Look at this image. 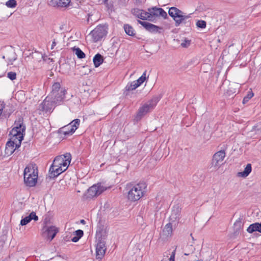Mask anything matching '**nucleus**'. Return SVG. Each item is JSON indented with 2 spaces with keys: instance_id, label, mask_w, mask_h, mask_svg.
I'll return each mask as SVG.
<instances>
[{
  "instance_id": "c9c22d12",
  "label": "nucleus",
  "mask_w": 261,
  "mask_h": 261,
  "mask_svg": "<svg viewBox=\"0 0 261 261\" xmlns=\"http://www.w3.org/2000/svg\"><path fill=\"white\" fill-rule=\"evenodd\" d=\"M73 49L78 58L83 59L85 57V54L80 48L74 47Z\"/></svg>"
},
{
  "instance_id": "20e7f679",
  "label": "nucleus",
  "mask_w": 261,
  "mask_h": 261,
  "mask_svg": "<svg viewBox=\"0 0 261 261\" xmlns=\"http://www.w3.org/2000/svg\"><path fill=\"white\" fill-rule=\"evenodd\" d=\"M62 101L60 99H54L47 96L39 106V110L43 112H50L57 105H61Z\"/></svg>"
},
{
  "instance_id": "dca6fc26",
  "label": "nucleus",
  "mask_w": 261,
  "mask_h": 261,
  "mask_svg": "<svg viewBox=\"0 0 261 261\" xmlns=\"http://www.w3.org/2000/svg\"><path fill=\"white\" fill-rule=\"evenodd\" d=\"M66 171V168L62 169L61 166H51L49 168V175L47 178L50 179H54L57 177L58 175L61 174L62 172Z\"/></svg>"
},
{
  "instance_id": "58836bf2",
  "label": "nucleus",
  "mask_w": 261,
  "mask_h": 261,
  "mask_svg": "<svg viewBox=\"0 0 261 261\" xmlns=\"http://www.w3.org/2000/svg\"><path fill=\"white\" fill-rule=\"evenodd\" d=\"M196 25L198 28L204 29L206 27V23L204 20H200L197 21Z\"/></svg>"
},
{
  "instance_id": "09e8293b",
  "label": "nucleus",
  "mask_w": 261,
  "mask_h": 261,
  "mask_svg": "<svg viewBox=\"0 0 261 261\" xmlns=\"http://www.w3.org/2000/svg\"><path fill=\"white\" fill-rule=\"evenodd\" d=\"M80 223L83 224H86V221L84 219H82V220H80Z\"/></svg>"
},
{
  "instance_id": "4be33fe9",
  "label": "nucleus",
  "mask_w": 261,
  "mask_h": 261,
  "mask_svg": "<svg viewBox=\"0 0 261 261\" xmlns=\"http://www.w3.org/2000/svg\"><path fill=\"white\" fill-rule=\"evenodd\" d=\"M58 232V229L55 226H51L47 229L44 234H46L47 238L50 241L55 237Z\"/></svg>"
},
{
  "instance_id": "2eb2a0df",
  "label": "nucleus",
  "mask_w": 261,
  "mask_h": 261,
  "mask_svg": "<svg viewBox=\"0 0 261 261\" xmlns=\"http://www.w3.org/2000/svg\"><path fill=\"white\" fill-rule=\"evenodd\" d=\"M0 108L3 113V116L5 118H9L14 111V108L12 105H6L4 101H0Z\"/></svg>"
},
{
  "instance_id": "49530a36",
  "label": "nucleus",
  "mask_w": 261,
  "mask_h": 261,
  "mask_svg": "<svg viewBox=\"0 0 261 261\" xmlns=\"http://www.w3.org/2000/svg\"><path fill=\"white\" fill-rule=\"evenodd\" d=\"M56 44H57V43L56 42V40H55V39H54L52 44H51V49H53L54 47L56 45Z\"/></svg>"
},
{
  "instance_id": "c03bdc74",
  "label": "nucleus",
  "mask_w": 261,
  "mask_h": 261,
  "mask_svg": "<svg viewBox=\"0 0 261 261\" xmlns=\"http://www.w3.org/2000/svg\"><path fill=\"white\" fill-rule=\"evenodd\" d=\"M80 239V238H79L77 236H74L71 239V241L73 242H77Z\"/></svg>"
},
{
  "instance_id": "f3484780",
  "label": "nucleus",
  "mask_w": 261,
  "mask_h": 261,
  "mask_svg": "<svg viewBox=\"0 0 261 261\" xmlns=\"http://www.w3.org/2000/svg\"><path fill=\"white\" fill-rule=\"evenodd\" d=\"M70 0H51L49 5L58 8H67L69 6Z\"/></svg>"
},
{
  "instance_id": "cd10ccee",
  "label": "nucleus",
  "mask_w": 261,
  "mask_h": 261,
  "mask_svg": "<svg viewBox=\"0 0 261 261\" xmlns=\"http://www.w3.org/2000/svg\"><path fill=\"white\" fill-rule=\"evenodd\" d=\"M93 62L94 66L98 67L103 63V57L101 54L97 53L93 57Z\"/></svg>"
},
{
  "instance_id": "393cba45",
  "label": "nucleus",
  "mask_w": 261,
  "mask_h": 261,
  "mask_svg": "<svg viewBox=\"0 0 261 261\" xmlns=\"http://www.w3.org/2000/svg\"><path fill=\"white\" fill-rule=\"evenodd\" d=\"M63 156V161L62 162L61 166L62 168L63 167H65L66 170L68 168L69 165L70 163L71 160V155L70 153H66L65 154H64Z\"/></svg>"
},
{
  "instance_id": "f704fd0d",
  "label": "nucleus",
  "mask_w": 261,
  "mask_h": 261,
  "mask_svg": "<svg viewBox=\"0 0 261 261\" xmlns=\"http://www.w3.org/2000/svg\"><path fill=\"white\" fill-rule=\"evenodd\" d=\"M146 70L144 72L143 74L137 81H134L137 86L139 87L146 80Z\"/></svg>"
},
{
  "instance_id": "4468645a",
  "label": "nucleus",
  "mask_w": 261,
  "mask_h": 261,
  "mask_svg": "<svg viewBox=\"0 0 261 261\" xmlns=\"http://www.w3.org/2000/svg\"><path fill=\"white\" fill-rule=\"evenodd\" d=\"M138 23L142 25L147 31L152 33H161L163 30V28L157 26L153 24L150 23L146 21H143L140 20H138Z\"/></svg>"
},
{
  "instance_id": "b1692460",
  "label": "nucleus",
  "mask_w": 261,
  "mask_h": 261,
  "mask_svg": "<svg viewBox=\"0 0 261 261\" xmlns=\"http://www.w3.org/2000/svg\"><path fill=\"white\" fill-rule=\"evenodd\" d=\"M247 231L249 233H252L254 231H258L261 233V222H256L250 225L247 228Z\"/></svg>"
},
{
  "instance_id": "a211bd4d",
  "label": "nucleus",
  "mask_w": 261,
  "mask_h": 261,
  "mask_svg": "<svg viewBox=\"0 0 261 261\" xmlns=\"http://www.w3.org/2000/svg\"><path fill=\"white\" fill-rule=\"evenodd\" d=\"M172 225L171 223L167 224L164 228L162 232L160 233L161 238L163 240H166L169 237H171L172 234Z\"/></svg>"
},
{
  "instance_id": "864d4df0",
  "label": "nucleus",
  "mask_w": 261,
  "mask_h": 261,
  "mask_svg": "<svg viewBox=\"0 0 261 261\" xmlns=\"http://www.w3.org/2000/svg\"><path fill=\"white\" fill-rule=\"evenodd\" d=\"M169 261H175V260H170V259H169Z\"/></svg>"
},
{
  "instance_id": "0eeeda50",
  "label": "nucleus",
  "mask_w": 261,
  "mask_h": 261,
  "mask_svg": "<svg viewBox=\"0 0 261 261\" xmlns=\"http://www.w3.org/2000/svg\"><path fill=\"white\" fill-rule=\"evenodd\" d=\"M66 90L61 89V85L59 82L55 83L52 86V90L48 96L54 99H60L63 101L64 98Z\"/></svg>"
},
{
  "instance_id": "f03ea898",
  "label": "nucleus",
  "mask_w": 261,
  "mask_h": 261,
  "mask_svg": "<svg viewBox=\"0 0 261 261\" xmlns=\"http://www.w3.org/2000/svg\"><path fill=\"white\" fill-rule=\"evenodd\" d=\"M96 238L97 242L96 247V259H101L106 253V236L102 230H99L97 231Z\"/></svg>"
},
{
  "instance_id": "c756f323",
  "label": "nucleus",
  "mask_w": 261,
  "mask_h": 261,
  "mask_svg": "<svg viewBox=\"0 0 261 261\" xmlns=\"http://www.w3.org/2000/svg\"><path fill=\"white\" fill-rule=\"evenodd\" d=\"M123 28L127 35L133 37L135 36V30L130 25L128 24H124Z\"/></svg>"
},
{
  "instance_id": "37998d69",
  "label": "nucleus",
  "mask_w": 261,
  "mask_h": 261,
  "mask_svg": "<svg viewBox=\"0 0 261 261\" xmlns=\"http://www.w3.org/2000/svg\"><path fill=\"white\" fill-rule=\"evenodd\" d=\"M190 247H191L190 251H189V252H185L184 253L185 255L188 256V255H191L193 253V250H194V248H193L192 245H191Z\"/></svg>"
},
{
  "instance_id": "2f4dec72",
  "label": "nucleus",
  "mask_w": 261,
  "mask_h": 261,
  "mask_svg": "<svg viewBox=\"0 0 261 261\" xmlns=\"http://www.w3.org/2000/svg\"><path fill=\"white\" fill-rule=\"evenodd\" d=\"M243 217H240L234 223L235 232H239L243 226Z\"/></svg>"
},
{
  "instance_id": "3c124183",
  "label": "nucleus",
  "mask_w": 261,
  "mask_h": 261,
  "mask_svg": "<svg viewBox=\"0 0 261 261\" xmlns=\"http://www.w3.org/2000/svg\"><path fill=\"white\" fill-rule=\"evenodd\" d=\"M108 0H102L103 2L105 3V4H107V2H108Z\"/></svg>"
},
{
  "instance_id": "72a5a7b5",
  "label": "nucleus",
  "mask_w": 261,
  "mask_h": 261,
  "mask_svg": "<svg viewBox=\"0 0 261 261\" xmlns=\"http://www.w3.org/2000/svg\"><path fill=\"white\" fill-rule=\"evenodd\" d=\"M63 159H64L63 155L57 156L55 158L51 166H54L55 167L61 166L62 162L63 161Z\"/></svg>"
},
{
  "instance_id": "bb28decb",
  "label": "nucleus",
  "mask_w": 261,
  "mask_h": 261,
  "mask_svg": "<svg viewBox=\"0 0 261 261\" xmlns=\"http://www.w3.org/2000/svg\"><path fill=\"white\" fill-rule=\"evenodd\" d=\"M180 214V208L178 205L173 206L171 216L170 217L171 220H175L178 218Z\"/></svg>"
},
{
  "instance_id": "6ab92c4d",
  "label": "nucleus",
  "mask_w": 261,
  "mask_h": 261,
  "mask_svg": "<svg viewBox=\"0 0 261 261\" xmlns=\"http://www.w3.org/2000/svg\"><path fill=\"white\" fill-rule=\"evenodd\" d=\"M3 59L8 61V64H12L13 62L17 59V55L14 50L11 49L8 50L5 55L3 56Z\"/></svg>"
},
{
  "instance_id": "423d86ee",
  "label": "nucleus",
  "mask_w": 261,
  "mask_h": 261,
  "mask_svg": "<svg viewBox=\"0 0 261 261\" xmlns=\"http://www.w3.org/2000/svg\"><path fill=\"white\" fill-rule=\"evenodd\" d=\"M108 25L107 24H99L92 30L90 35L92 36L94 42L100 41L103 37L107 36L108 33Z\"/></svg>"
},
{
  "instance_id": "7c9ffc66",
  "label": "nucleus",
  "mask_w": 261,
  "mask_h": 261,
  "mask_svg": "<svg viewBox=\"0 0 261 261\" xmlns=\"http://www.w3.org/2000/svg\"><path fill=\"white\" fill-rule=\"evenodd\" d=\"M251 165L250 164H248L246 167L245 168L244 171L239 172L238 175L246 177L250 174V173L251 172Z\"/></svg>"
},
{
  "instance_id": "ea45409f",
  "label": "nucleus",
  "mask_w": 261,
  "mask_h": 261,
  "mask_svg": "<svg viewBox=\"0 0 261 261\" xmlns=\"http://www.w3.org/2000/svg\"><path fill=\"white\" fill-rule=\"evenodd\" d=\"M8 77L11 80L13 81L16 79V73L14 72H9L7 74Z\"/></svg>"
},
{
  "instance_id": "ddd939ff",
  "label": "nucleus",
  "mask_w": 261,
  "mask_h": 261,
  "mask_svg": "<svg viewBox=\"0 0 261 261\" xmlns=\"http://www.w3.org/2000/svg\"><path fill=\"white\" fill-rule=\"evenodd\" d=\"M18 142L17 138L12 137L6 144L5 153L8 155L12 154L16 149L19 147L17 146Z\"/></svg>"
},
{
  "instance_id": "f257e3e1",
  "label": "nucleus",
  "mask_w": 261,
  "mask_h": 261,
  "mask_svg": "<svg viewBox=\"0 0 261 261\" xmlns=\"http://www.w3.org/2000/svg\"><path fill=\"white\" fill-rule=\"evenodd\" d=\"M14 127L10 132V135L12 137L17 138L18 139V144L17 147H20L21 142L23 140L26 126L23 122V118L22 116H19L15 120L14 123Z\"/></svg>"
},
{
  "instance_id": "9b49d317",
  "label": "nucleus",
  "mask_w": 261,
  "mask_h": 261,
  "mask_svg": "<svg viewBox=\"0 0 261 261\" xmlns=\"http://www.w3.org/2000/svg\"><path fill=\"white\" fill-rule=\"evenodd\" d=\"M131 13L136 17L140 19L153 21V19H150V12H146L144 10L138 8H134L131 10Z\"/></svg>"
},
{
  "instance_id": "7ed1b4c3",
  "label": "nucleus",
  "mask_w": 261,
  "mask_h": 261,
  "mask_svg": "<svg viewBox=\"0 0 261 261\" xmlns=\"http://www.w3.org/2000/svg\"><path fill=\"white\" fill-rule=\"evenodd\" d=\"M146 184L144 182H139L135 185L128 192L127 198L132 201H136L140 199L143 195Z\"/></svg>"
},
{
  "instance_id": "a878e982",
  "label": "nucleus",
  "mask_w": 261,
  "mask_h": 261,
  "mask_svg": "<svg viewBox=\"0 0 261 261\" xmlns=\"http://www.w3.org/2000/svg\"><path fill=\"white\" fill-rule=\"evenodd\" d=\"M138 87L137 86L136 84L134 81L131 83H128L125 87V89L123 92V95L125 96L129 95L130 91L136 89Z\"/></svg>"
},
{
  "instance_id": "a19ab883",
  "label": "nucleus",
  "mask_w": 261,
  "mask_h": 261,
  "mask_svg": "<svg viewBox=\"0 0 261 261\" xmlns=\"http://www.w3.org/2000/svg\"><path fill=\"white\" fill-rule=\"evenodd\" d=\"M191 43V40L185 39L181 43V46L182 47H188L189 46H190Z\"/></svg>"
},
{
  "instance_id": "39448f33",
  "label": "nucleus",
  "mask_w": 261,
  "mask_h": 261,
  "mask_svg": "<svg viewBox=\"0 0 261 261\" xmlns=\"http://www.w3.org/2000/svg\"><path fill=\"white\" fill-rule=\"evenodd\" d=\"M23 175L24 181L27 186L33 187L36 185L38 175L37 172L35 173L33 168L26 167L24 170Z\"/></svg>"
},
{
  "instance_id": "1a4fd4ad",
  "label": "nucleus",
  "mask_w": 261,
  "mask_h": 261,
  "mask_svg": "<svg viewBox=\"0 0 261 261\" xmlns=\"http://www.w3.org/2000/svg\"><path fill=\"white\" fill-rule=\"evenodd\" d=\"M154 106L155 104H153L152 102H150L148 103L144 104L138 110V111L135 117V120L137 121H139L148 112L152 110L154 107Z\"/></svg>"
},
{
  "instance_id": "a18cd8bd",
  "label": "nucleus",
  "mask_w": 261,
  "mask_h": 261,
  "mask_svg": "<svg viewBox=\"0 0 261 261\" xmlns=\"http://www.w3.org/2000/svg\"><path fill=\"white\" fill-rule=\"evenodd\" d=\"M5 236H3L1 238V239H0V245L1 246H3L4 245V244L5 243Z\"/></svg>"
},
{
  "instance_id": "603ef678",
  "label": "nucleus",
  "mask_w": 261,
  "mask_h": 261,
  "mask_svg": "<svg viewBox=\"0 0 261 261\" xmlns=\"http://www.w3.org/2000/svg\"><path fill=\"white\" fill-rule=\"evenodd\" d=\"M190 236H191V237H192V239H193V240H194V238H193V237L192 236V233H191Z\"/></svg>"
},
{
  "instance_id": "412c9836",
  "label": "nucleus",
  "mask_w": 261,
  "mask_h": 261,
  "mask_svg": "<svg viewBox=\"0 0 261 261\" xmlns=\"http://www.w3.org/2000/svg\"><path fill=\"white\" fill-rule=\"evenodd\" d=\"M191 14H189L188 15H186L184 14H180L177 16L176 17V19L174 20L175 22V26H179L181 23H186L187 20L188 18L191 17Z\"/></svg>"
},
{
  "instance_id": "5701e85b",
  "label": "nucleus",
  "mask_w": 261,
  "mask_h": 261,
  "mask_svg": "<svg viewBox=\"0 0 261 261\" xmlns=\"http://www.w3.org/2000/svg\"><path fill=\"white\" fill-rule=\"evenodd\" d=\"M168 14L169 16H171L174 20H175L176 16L180 14H184V13L176 7H172L169 8Z\"/></svg>"
},
{
  "instance_id": "e433bc0d",
  "label": "nucleus",
  "mask_w": 261,
  "mask_h": 261,
  "mask_svg": "<svg viewBox=\"0 0 261 261\" xmlns=\"http://www.w3.org/2000/svg\"><path fill=\"white\" fill-rule=\"evenodd\" d=\"M6 5L8 8H13L16 6L17 3L15 0H9L6 2Z\"/></svg>"
},
{
  "instance_id": "4c0bfd02",
  "label": "nucleus",
  "mask_w": 261,
  "mask_h": 261,
  "mask_svg": "<svg viewBox=\"0 0 261 261\" xmlns=\"http://www.w3.org/2000/svg\"><path fill=\"white\" fill-rule=\"evenodd\" d=\"M254 95L252 91H249L248 92L247 95L244 97L243 100V103H246L248 100L251 99Z\"/></svg>"
},
{
  "instance_id": "f8f14e48",
  "label": "nucleus",
  "mask_w": 261,
  "mask_h": 261,
  "mask_svg": "<svg viewBox=\"0 0 261 261\" xmlns=\"http://www.w3.org/2000/svg\"><path fill=\"white\" fill-rule=\"evenodd\" d=\"M148 11L150 12V19L153 20L154 17H162L164 19H168L167 13L161 8L153 7L148 9Z\"/></svg>"
},
{
  "instance_id": "9d476101",
  "label": "nucleus",
  "mask_w": 261,
  "mask_h": 261,
  "mask_svg": "<svg viewBox=\"0 0 261 261\" xmlns=\"http://www.w3.org/2000/svg\"><path fill=\"white\" fill-rule=\"evenodd\" d=\"M225 156V152L223 150L216 152L213 156L211 163L212 166L215 168H219L222 164Z\"/></svg>"
},
{
  "instance_id": "79ce46f5",
  "label": "nucleus",
  "mask_w": 261,
  "mask_h": 261,
  "mask_svg": "<svg viewBox=\"0 0 261 261\" xmlns=\"http://www.w3.org/2000/svg\"><path fill=\"white\" fill-rule=\"evenodd\" d=\"M75 236H77V237H79V238H81L83 235H84V232L82 230H81V229H78L77 230H76L75 232Z\"/></svg>"
},
{
  "instance_id": "473e14b6",
  "label": "nucleus",
  "mask_w": 261,
  "mask_h": 261,
  "mask_svg": "<svg viewBox=\"0 0 261 261\" xmlns=\"http://www.w3.org/2000/svg\"><path fill=\"white\" fill-rule=\"evenodd\" d=\"M80 123V120L79 119H75L69 124L71 127L70 128V133H74L75 131V130L79 127Z\"/></svg>"
},
{
  "instance_id": "8fccbe9b",
  "label": "nucleus",
  "mask_w": 261,
  "mask_h": 261,
  "mask_svg": "<svg viewBox=\"0 0 261 261\" xmlns=\"http://www.w3.org/2000/svg\"><path fill=\"white\" fill-rule=\"evenodd\" d=\"M169 259L175 260V256L171 255Z\"/></svg>"
},
{
  "instance_id": "c85d7f7f",
  "label": "nucleus",
  "mask_w": 261,
  "mask_h": 261,
  "mask_svg": "<svg viewBox=\"0 0 261 261\" xmlns=\"http://www.w3.org/2000/svg\"><path fill=\"white\" fill-rule=\"evenodd\" d=\"M71 126L68 124L64 127H62L58 130V133L63 134L65 136L72 135L73 133H70Z\"/></svg>"
},
{
  "instance_id": "aec40b11",
  "label": "nucleus",
  "mask_w": 261,
  "mask_h": 261,
  "mask_svg": "<svg viewBox=\"0 0 261 261\" xmlns=\"http://www.w3.org/2000/svg\"><path fill=\"white\" fill-rule=\"evenodd\" d=\"M36 221L38 220V217L34 212H31L29 216L22 218L20 221V225L24 226L28 224L31 220Z\"/></svg>"
},
{
  "instance_id": "6e6552de",
  "label": "nucleus",
  "mask_w": 261,
  "mask_h": 261,
  "mask_svg": "<svg viewBox=\"0 0 261 261\" xmlns=\"http://www.w3.org/2000/svg\"><path fill=\"white\" fill-rule=\"evenodd\" d=\"M106 190V188L101 186V184L94 185L88 189L87 191V197L91 198L96 197L101 194Z\"/></svg>"
},
{
  "instance_id": "de8ad7c7",
  "label": "nucleus",
  "mask_w": 261,
  "mask_h": 261,
  "mask_svg": "<svg viewBox=\"0 0 261 261\" xmlns=\"http://www.w3.org/2000/svg\"><path fill=\"white\" fill-rule=\"evenodd\" d=\"M176 248L172 251L171 255L175 256Z\"/></svg>"
}]
</instances>
